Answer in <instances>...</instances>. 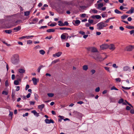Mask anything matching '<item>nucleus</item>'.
<instances>
[{"mask_svg":"<svg viewBox=\"0 0 134 134\" xmlns=\"http://www.w3.org/2000/svg\"><path fill=\"white\" fill-rule=\"evenodd\" d=\"M14 83L15 85H18L19 84L18 81L17 80H15L14 81Z\"/></svg>","mask_w":134,"mask_h":134,"instance_id":"nucleus-33","label":"nucleus"},{"mask_svg":"<svg viewBox=\"0 0 134 134\" xmlns=\"http://www.w3.org/2000/svg\"><path fill=\"white\" fill-rule=\"evenodd\" d=\"M34 96H35V99L37 100L38 99V96L37 95V94L36 93H35L34 94Z\"/></svg>","mask_w":134,"mask_h":134,"instance_id":"nucleus-46","label":"nucleus"},{"mask_svg":"<svg viewBox=\"0 0 134 134\" xmlns=\"http://www.w3.org/2000/svg\"><path fill=\"white\" fill-rule=\"evenodd\" d=\"M5 32L6 33L10 34L12 32V31L10 30H6L5 31Z\"/></svg>","mask_w":134,"mask_h":134,"instance_id":"nucleus-28","label":"nucleus"},{"mask_svg":"<svg viewBox=\"0 0 134 134\" xmlns=\"http://www.w3.org/2000/svg\"><path fill=\"white\" fill-rule=\"evenodd\" d=\"M62 52H59L56 53V56L59 57H60L62 54Z\"/></svg>","mask_w":134,"mask_h":134,"instance_id":"nucleus-25","label":"nucleus"},{"mask_svg":"<svg viewBox=\"0 0 134 134\" xmlns=\"http://www.w3.org/2000/svg\"><path fill=\"white\" fill-rule=\"evenodd\" d=\"M63 24H64V26H67L68 25L69 23H68V21H65L64 22V23H63Z\"/></svg>","mask_w":134,"mask_h":134,"instance_id":"nucleus-43","label":"nucleus"},{"mask_svg":"<svg viewBox=\"0 0 134 134\" xmlns=\"http://www.w3.org/2000/svg\"><path fill=\"white\" fill-rule=\"evenodd\" d=\"M46 31L48 32H54L55 31V29H49L47 30Z\"/></svg>","mask_w":134,"mask_h":134,"instance_id":"nucleus-18","label":"nucleus"},{"mask_svg":"<svg viewBox=\"0 0 134 134\" xmlns=\"http://www.w3.org/2000/svg\"><path fill=\"white\" fill-rule=\"evenodd\" d=\"M111 90H118L117 88H116L114 86H113L112 87H111Z\"/></svg>","mask_w":134,"mask_h":134,"instance_id":"nucleus-42","label":"nucleus"},{"mask_svg":"<svg viewBox=\"0 0 134 134\" xmlns=\"http://www.w3.org/2000/svg\"><path fill=\"white\" fill-rule=\"evenodd\" d=\"M60 29L62 30H71V29L69 28H67L65 27H60L59 28Z\"/></svg>","mask_w":134,"mask_h":134,"instance_id":"nucleus-15","label":"nucleus"},{"mask_svg":"<svg viewBox=\"0 0 134 134\" xmlns=\"http://www.w3.org/2000/svg\"><path fill=\"white\" fill-rule=\"evenodd\" d=\"M108 48L110 50L112 51L114 50L115 48V45L112 44H111L108 46Z\"/></svg>","mask_w":134,"mask_h":134,"instance_id":"nucleus-6","label":"nucleus"},{"mask_svg":"<svg viewBox=\"0 0 134 134\" xmlns=\"http://www.w3.org/2000/svg\"><path fill=\"white\" fill-rule=\"evenodd\" d=\"M122 88H123V89H124L125 90H127L130 89L131 88L130 87H124L123 86H122Z\"/></svg>","mask_w":134,"mask_h":134,"instance_id":"nucleus-39","label":"nucleus"},{"mask_svg":"<svg viewBox=\"0 0 134 134\" xmlns=\"http://www.w3.org/2000/svg\"><path fill=\"white\" fill-rule=\"evenodd\" d=\"M93 58L95 59L96 60L98 61H101L102 60V59H102L101 57L99 55H97L96 57L94 56H93Z\"/></svg>","mask_w":134,"mask_h":134,"instance_id":"nucleus-8","label":"nucleus"},{"mask_svg":"<svg viewBox=\"0 0 134 134\" xmlns=\"http://www.w3.org/2000/svg\"><path fill=\"white\" fill-rule=\"evenodd\" d=\"M125 8H126L125 7H124L122 5H121L120 7V9L121 10H122L123 9Z\"/></svg>","mask_w":134,"mask_h":134,"instance_id":"nucleus-51","label":"nucleus"},{"mask_svg":"<svg viewBox=\"0 0 134 134\" xmlns=\"http://www.w3.org/2000/svg\"><path fill=\"white\" fill-rule=\"evenodd\" d=\"M130 68L127 66H125L123 68V70L124 71H130Z\"/></svg>","mask_w":134,"mask_h":134,"instance_id":"nucleus-12","label":"nucleus"},{"mask_svg":"<svg viewBox=\"0 0 134 134\" xmlns=\"http://www.w3.org/2000/svg\"><path fill=\"white\" fill-rule=\"evenodd\" d=\"M31 94L29 93L26 96V97L27 98H29L30 97Z\"/></svg>","mask_w":134,"mask_h":134,"instance_id":"nucleus-59","label":"nucleus"},{"mask_svg":"<svg viewBox=\"0 0 134 134\" xmlns=\"http://www.w3.org/2000/svg\"><path fill=\"white\" fill-rule=\"evenodd\" d=\"M29 114L27 113H26L25 114H24L23 115V117H25L26 116H28V115Z\"/></svg>","mask_w":134,"mask_h":134,"instance_id":"nucleus-61","label":"nucleus"},{"mask_svg":"<svg viewBox=\"0 0 134 134\" xmlns=\"http://www.w3.org/2000/svg\"><path fill=\"white\" fill-rule=\"evenodd\" d=\"M29 88V85H27L25 87V90H27Z\"/></svg>","mask_w":134,"mask_h":134,"instance_id":"nucleus-57","label":"nucleus"},{"mask_svg":"<svg viewBox=\"0 0 134 134\" xmlns=\"http://www.w3.org/2000/svg\"><path fill=\"white\" fill-rule=\"evenodd\" d=\"M115 80L117 82H121V79L120 78H118L115 79Z\"/></svg>","mask_w":134,"mask_h":134,"instance_id":"nucleus-41","label":"nucleus"},{"mask_svg":"<svg viewBox=\"0 0 134 134\" xmlns=\"http://www.w3.org/2000/svg\"><path fill=\"white\" fill-rule=\"evenodd\" d=\"M91 51L92 52H98L97 48L95 47H93L92 48Z\"/></svg>","mask_w":134,"mask_h":134,"instance_id":"nucleus-17","label":"nucleus"},{"mask_svg":"<svg viewBox=\"0 0 134 134\" xmlns=\"http://www.w3.org/2000/svg\"><path fill=\"white\" fill-rule=\"evenodd\" d=\"M128 16V15H123L121 16V18L122 20H124L127 18Z\"/></svg>","mask_w":134,"mask_h":134,"instance_id":"nucleus-21","label":"nucleus"},{"mask_svg":"<svg viewBox=\"0 0 134 134\" xmlns=\"http://www.w3.org/2000/svg\"><path fill=\"white\" fill-rule=\"evenodd\" d=\"M31 112L32 113H33L34 115L36 117H37L39 116V113H37L36 111L35 110L32 111Z\"/></svg>","mask_w":134,"mask_h":134,"instance_id":"nucleus-11","label":"nucleus"},{"mask_svg":"<svg viewBox=\"0 0 134 134\" xmlns=\"http://www.w3.org/2000/svg\"><path fill=\"white\" fill-rule=\"evenodd\" d=\"M32 43V41L30 40H29L27 41V43L29 44H31Z\"/></svg>","mask_w":134,"mask_h":134,"instance_id":"nucleus-55","label":"nucleus"},{"mask_svg":"<svg viewBox=\"0 0 134 134\" xmlns=\"http://www.w3.org/2000/svg\"><path fill=\"white\" fill-rule=\"evenodd\" d=\"M68 35V34L67 33H63L62 34L61 36V38L62 40H66V36Z\"/></svg>","mask_w":134,"mask_h":134,"instance_id":"nucleus-10","label":"nucleus"},{"mask_svg":"<svg viewBox=\"0 0 134 134\" xmlns=\"http://www.w3.org/2000/svg\"><path fill=\"white\" fill-rule=\"evenodd\" d=\"M92 12L94 13H97L98 12V11L95 9H93L92 10Z\"/></svg>","mask_w":134,"mask_h":134,"instance_id":"nucleus-37","label":"nucleus"},{"mask_svg":"<svg viewBox=\"0 0 134 134\" xmlns=\"http://www.w3.org/2000/svg\"><path fill=\"white\" fill-rule=\"evenodd\" d=\"M100 90V88L99 87H98L96 89H95V91L96 92H99Z\"/></svg>","mask_w":134,"mask_h":134,"instance_id":"nucleus-47","label":"nucleus"},{"mask_svg":"<svg viewBox=\"0 0 134 134\" xmlns=\"http://www.w3.org/2000/svg\"><path fill=\"white\" fill-rule=\"evenodd\" d=\"M125 102L127 104L129 105L130 107H131L132 108H133V107L132 106V105L131 104L129 103L126 100H125Z\"/></svg>","mask_w":134,"mask_h":134,"instance_id":"nucleus-36","label":"nucleus"},{"mask_svg":"<svg viewBox=\"0 0 134 134\" xmlns=\"http://www.w3.org/2000/svg\"><path fill=\"white\" fill-rule=\"evenodd\" d=\"M38 19L37 18H35L34 19L32 20V21H33L34 23H35V24L36 23L38 20Z\"/></svg>","mask_w":134,"mask_h":134,"instance_id":"nucleus-29","label":"nucleus"},{"mask_svg":"<svg viewBox=\"0 0 134 134\" xmlns=\"http://www.w3.org/2000/svg\"><path fill=\"white\" fill-rule=\"evenodd\" d=\"M89 23L90 24H92L93 23V20L91 19H89L88 20Z\"/></svg>","mask_w":134,"mask_h":134,"instance_id":"nucleus-50","label":"nucleus"},{"mask_svg":"<svg viewBox=\"0 0 134 134\" xmlns=\"http://www.w3.org/2000/svg\"><path fill=\"white\" fill-rule=\"evenodd\" d=\"M3 43L5 44L7 46H9L10 45V44H8L7 43L5 42L4 41H3Z\"/></svg>","mask_w":134,"mask_h":134,"instance_id":"nucleus-60","label":"nucleus"},{"mask_svg":"<svg viewBox=\"0 0 134 134\" xmlns=\"http://www.w3.org/2000/svg\"><path fill=\"white\" fill-rule=\"evenodd\" d=\"M126 28L129 29H134V26H133L127 25L126 26Z\"/></svg>","mask_w":134,"mask_h":134,"instance_id":"nucleus-23","label":"nucleus"},{"mask_svg":"<svg viewBox=\"0 0 134 134\" xmlns=\"http://www.w3.org/2000/svg\"><path fill=\"white\" fill-rule=\"evenodd\" d=\"M131 109V107L128 106H127L126 108V110H130Z\"/></svg>","mask_w":134,"mask_h":134,"instance_id":"nucleus-48","label":"nucleus"},{"mask_svg":"<svg viewBox=\"0 0 134 134\" xmlns=\"http://www.w3.org/2000/svg\"><path fill=\"white\" fill-rule=\"evenodd\" d=\"M17 88L15 90L17 91H18L20 89V87L19 86H17L16 87Z\"/></svg>","mask_w":134,"mask_h":134,"instance_id":"nucleus-58","label":"nucleus"},{"mask_svg":"<svg viewBox=\"0 0 134 134\" xmlns=\"http://www.w3.org/2000/svg\"><path fill=\"white\" fill-rule=\"evenodd\" d=\"M44 104H42L41 105H38V109H41V110L42 111V109L44 108Z\"/></svg>","mask_w":134,"mask_h":134,"instance_id":"nucleus-13","label":"nucleus"},{"mask_svg":"<svg viewBox=\"0 0 134 134\" xmlns=\"http://www.w3.org/2000/svg\"><path fill=\"white\" fill-rule=\"evenodd\" d=\"M114 11L116 13L118 14H121L122 13L117 9H115L114 10Z\"/></svg>","mask_w":134,"mask_h":134,"instance_id":"nucleus-24","label":"nucleus"},{"mask_svg":"<svg viewBox=\"0 0 134 134\" xmlns=\"http://www.w3.org/2000/svg\"><path fill=\"white\" fill-rule=\"evenodd\" d=\"M46 124H50L51 123H54V122L53 120L51 119L49 120L48 119H46L44 120Z\"/></svg>","mask_w":134,"mask_h":134,"instance_id":"nucleus-7","label":"nucleus"},{"mask_svg":"<svg viewBox=\"0 0 134 134\" xmlns=\"http://www.w3.org/2000/svg\"><path fill=\"white\" fill-rule=\"evenodd\" d=\"M119 29L121 30L122 31L124 30V28L122 26H120L119 27Z\"/></svg>","mask_w":134,"mask_h":134,"instance_id":"nucleus-63","label":"nucleus"},{"mask_svg":"<svg viewBox=\"0 0 134 134\" xmlns=\"http://www.w3.org/2000/svg\"><path fill=\"white\" fill-rule=\"evenodd\" d=\"M5 85L6 87H7L9 86L8 81V80H6L5 81Z\"/></svg>","mask_w":134,"mask_h":134,"instance_id":"nucleus-40","label":"nucleus"},{"mask_svg":"<svg viewBox=\"0 0 134 134\" xmlns=\"http://www.w3.org/2000/svg\"><path fill=\"white\" fill-rule=\"evenodd\" d=\"M107 26H108L107 24L104 23L103 22H101L97 24V29L98 30L103 29Z\"/></svg>","mask_w":134,"mask_h":134,"instance_id":"nucleus-2","label":"nucleus"},{"mask_svg":"<svg viewBox=\"0 0 134 134\" xmlns=\"http://www.w3.org/2000/svg\"><path fill=\"white\" fill-rule=\"evenodd\" d=\"M21 27L20 26H18L17 27H15L13 29V30H15V31H18L21 30Z\"/></svg>","mask_w":134,"mask_h":134,"instance_id":"nucleus-14","label":"nucleus"},{"mask_svg":"<svg viewBox=\"0 0 134 134\" xmlns=\"http://www.w3.org/2000/svg\"><path fill=\"white\" fill-rule=\"evenodd\" d=\"M108 47V46L107 44H103L100 46V48L101 49L104 50L107 49Z\"/></svg>","mask_w":134,"mask_h":134,"instance_id":"nucleus-5","label":"nucleus"},{"mask_svg":"<svg viewBox=\"0 0 134 134\" xmlns=\"http://www.w3.org/2000/svg\"><path fill=\"white\" fill-rule=\"evenodd\" d=\"M12 63L14 64H16L19 62V56L15 54L13 55L11 59Z\"/></svg>","mask_w":134,"mask_h":134,"instance_id":"nucleus-1","label":"nucleus"},{"mask_svg":"<svg viewBox=\"0 0 134 134\" xmlns=\"http://www.w3.org/2000/svg\"><path fill=\"white\" fill-rule=\"evenodd\" d=\"M95 17L97 19H99L101 18V16L99 15H96Z\"/></svg>","mask_w":134,"mask_h":134,"instance_id":"nucleus-44","label":"nucleus"},{"mask_svg":"<svg viewBox=\"0 0 134 134\" xmlns=\"http://www.w3.org/2000/svg\"><path fill=\"white\" fill-rule=\"evenodd\" d=\"M39 52L40 54L42 55H44L45 53V52L43 50H40Z\"/></svg>","mask_w":134,"mask_h":134,"instance_id":"nucleus-32","label":"nucleus"},{"mask_svg":"<svg viewBox=\"0 0 134 134\" xmlns=\"http://www.w3.org/2000/svg\"><path fill=\"white\" fill-rule=\"evenodd\" d=\"M32 80L33 82L34 85H36L37 83L36 79L35 78L33 77L32 78Z\"/></svg>","mask_w":134,"mask_h":134,"instance_id":"nucleus-16","label":"nucleus"},{"mask_svg":"<svg viewBox=\"0 0 134 134\" xmlns=\"http://www.w3.org/2000/svg\"><path fill=\"white\" fill-rule=\"evenodd\" d=\"M129 32L131 35L133 34L134 33V30H132L131 31H130Z\"/></svg>","mask_w":134,"mask_h":134,"instance_id":"nucleus-64","label":"nucleus"},{"mask_svg":"<svg viewBox=\"0 0 134 134\" xmlns=\"http://www.w3.org/2000/svg\"><path fill=\"white\" fill-rule=\"evenodd\" d=\"M134 49V45H129L127 46L125 50L127 51L130 52L132 51Z\"/></svg>","mask_w":134,"mask_h":134,"instance_id":"nucleus-3","label":"nucleus"},{"mask_svg":"<svg viewBox=\"0 0 134 134\" xmlns=\"http://www.w3.org/2000/svg\"><path fill=\"white\" fill-rule=\"evenodd\" d=\"M47 95L49 97H52L54 96V94L53 93H48Z\"/></svg>","mask_w":134,"mask_h":134,"instance_id":"nucleus-30","label":"nucleus"},{"mask_svg":"<svg viewBox=\"0 0 134 134\" xmlns=\"http://www.w3.org/2000/svg\"><path fill=\"white\" fill-rule=\"evenodd\" d=\"M2 94H4L5 95H7L8 94V92L6 91H3L2 93Z\"/></svg>","mask_w":134,"mask_h":134,"instance_id":"nucleus-34","label":"nucleus"},{"mask_svg":"<svg viewBox=\"0 0 134 134\" xmlns=\"http://www.w3.org/2000/svg\"><path fill=\"white\" fill-rule=\"evenodd\" d=\"M15 78V75L14 74H13L12 76V80H14V79Z\"/></svg>","mask_w":134,"mask_h":134,"instance_id":"nucleus-62","label":"nucleus"},{"mask_svg":"<svg viewBox=\"0 0 134 134\" xmlns=\"http://www.w3.org/2000/svg\"><path fill=\"white\" fill-rule=\"evenodd\" d=\"M129 10L130 12V14L134 12V8L133 7H131V9Z\"/></svg>","mask_w":134,"mask_h":134,"instance_id":"nucleus-31","label":"nucleus"},{"mask_svg":"<svg viewBox=\"0 0 134 134\" xmlns=\"http://www.w3.org/2000/svg\"><path fill=\"white\" fill-rule=\"evenodd\" d=\"M98 7L97 8L99 9L101 7H103V3H100L98 4Z\"/></svg>","mask_w":134,"mask_h":134,"instance_id":"nucleus-19","label":"nucleus"},{"mask_svg":"<svg viewBox=\"0 0 134 134\" xmlns=\"http://www.w3.org/2000/svg\"><path fill=\"white\" fill-rule=\"evenodd\" d=\"M30 12L29 11H26L24 13L25 15L27 16L30 14Z\"/></svg>","mask_w":134,"mask_h":134,"instance_id":"nucleus-35","label":"nucleus"},{"mask_svg":"<svg viewBox=\"0 0 134 134\" xmlns=\"http://www.w3.org/2000/svg\"><path fill=\"white\" fill-rule=\"evenodd\" d=\"M35 103L34 101H30V104L31 105H34Z\"/></svg>","mask_w":134,"mask_h":134,"instance_id":"nucleus-45","label":"nucleus"},{"mask_svg":"<svg viewBox=\"0 0 134 134\" xmlns=\"http://www.w3.org/2000/svg\"><path fill=\"white\" fill-rule=\"evenodd\" d=\"M19 72L21 73H23L25 71V70L22 69H19Z\"/></svg>","mask_w":134,"mask_h":134,"instance_id":"nucleus-27","label":"nucleus"},{"mask_svg":"<svg viewBox=\"0 0 134 134\" xmlns=\"http://www.w3.org/2000/svg\"><path fill=\"white\" fill-rule=\"evenodd\" d=\"M15 94L12 92V100L13 101H14L15 100Z\"/></svg>","mask_w":134,"mask_h":134,"instance_id":"nucleus-26","label":"nucleus"},{"mask_svg":"<svg viewBox=\"0 0 134 134\" xmlns=\"http://www.w3.org/2000/svg\"><path fill=\"white\" fill-rule=\"evenodd\" d=\"M104 68L105 69V70H107L109 72H110V71L109 70V67H107L105 66V67H104Z\"/></svg>","mask_w":134,"mask_h":134,"instance_id":"nucleus-38","label":"nucleus"},{"mask_svg":"<svg viewBox=\"0 0 134 134\" xmlns=\"http://www.w3.org/2000/svg\"><path fill=\"white\" fill-rule=\"evenodd\" d=\"M79 33L82 34V35H84L85 34V33L84 32L82 31H80Z\"/></svg>","mask_w":134,"mask_h":134,"instance_id":"nucleus-49","label":"nucleus"},{"mask_svg":"<svg viewBox=\"0 0 134 134\" xmlns=\"http://www.w3.org/2000/svg\"><path fill=\"white\" fill-rule=\"evenodd\" d=\"M58 23H59L58 25L60 26H64L63 23L61 21H59Z\"/></svg>","mask_w":134,"mask_h":134,"instance_id":"nucleus-20","label":"nucleus"},{"mask_svg":"<svg viewBox=\"0 0 134 134\" xmlns=\"http://www.w3.org/2000/svg\"><path fill=\"white\" fill-rule=\"evenodd\" d=\"M80 21L79 20H73L72 21V23L74 25L78 26L80 23Z\"/></svg>","mask_w":134,"mask_h":134,"instance_id":"nucleus-4","label":"nucleus"},{"mask_svg":"<svg viewBox=\"0 0 134 134\" xmlns=\"http://www.w3.org/2000/svg\"><path fill=\"white\" fill-rule=\"evenodd\" d=\"M130 113L131 114H134V109H132L131 110H130Z\"/></svg>","mask_w":134,"mask_h":134,"instance_id":"nucleus-56","label":"nucleus"},{"mask_svg":"<svg viewBox=\"0 0 134 134\" xmlns=\"http://www.w3.org/2000/svg\"><path fill=\"white\" fill-rule=\"evenodd\" d=\"M113 66L116 68H118V66H117L116 64H113Z\"/></svg>","mask_w":134,"mask_h":134,"instance_id":"nucleus-53","label":"nucleus"},{"mask_svg":"<svg viewBox=\"0 0 134 134\" xmlns=\"http://www.w3.org/2000/svg\"><path fill=\"white\" fill-rule=\"evenodd\" d=\"M91 72H92V74H93L96 72V71L94 70L93 69L91 70Z\"/></svg>","mask_w":134,"mask_h":134,"instance_id":"nucleus-54","label":"nucleus"},{"mask_svg":"<svg viewBox=\"0 0 134 134\" xmlns=\"http://www.w3.org/2000/svg\"><path fill=\"white\" fill-rule=\"evenodd\" d=\"M47 27V26H41V27L40 28V29H44V28H46Z\"/></svg>","mask_w":134,"mask_h":134,"instance_id":"nucleus-52","label":"nucleus"},{"mask_svg":"<svg viewBox=\"0 0 134 134\" xmlns=\"http://www.w3.org/2000/svg\"><path fill=\"white\" fill-rule=\"evenodd\" d=\"M88 69V66L87 65H84L83 66V69L84 70H85V71L87 70Z\"/></svg>","mask_w":134,"mask_h":134,"instance_id":"nucleus-22","label":"nucleus"},{"mask_svg":"<svg viewBox=\"0 0 134 134\" xmlns=\"http://www.w3.org/2000/svg\"><path fill=\"white\" fill-rule=\"evenodd\" d=\"M124 100L122 98H121L119 99L118 101V103L119 104H121L122 103V104L124 105H126L127 104L126 103L124 102Z\"/></svg>","mask_w":134,"mask_h":134,"instance_id":"nucleus-9","label":"nucleus"}]
</instances>
